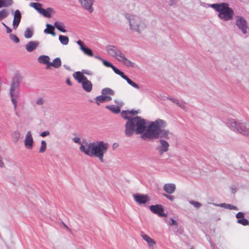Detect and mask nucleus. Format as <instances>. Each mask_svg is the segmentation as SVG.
I'll list each match as a JSON object with an SVG mask.
<instances>
[{
    "label": "nucleus",
    "mask_w": 249,
    "mask_h": 249,
    "mask_svg": "<svg viewBox=\"0 0 249 249\" xmlns=\"http://www.w3.org/2000/svg\"><path fill=\"white\" fill-rule=\"evenodd\" d=\"M146 120L138 116L129 119L125 124V134L127 137L142 134L141 138L144 140L164 138L169 139L173 134L168 130L163 129L167 125L166 122L160 119L151 122L146 126Z\"/></svg>",
    "instance_id": "nucleus-1"
},
{
    "label": "nucleus",
    "mask_w": 249,
    "mask_h": 249,
    "mask_svg": "<svg viewBox=\"0 0 249 249\" xmlns=\"http://www.w3.org/2000/svg\"><path fill=\"white\" fill-rule=\"evenodd\" d=\"M108 148V143L103 141H98L96 142H86L85 145H81L79 149L86 155L89 157H96L101 162H104V156Z\"/></svg>",
    "instance_id": "nucleus-2"
},
{
    "label": "nucleus",
    "mask_w": 249,
    "mask_h": 249,
    "mask_svg": "<svg viewBox=\"0 0 249 249\" xmlns=\"http://www.w3.org/2000/svg\"><path fill=\"white\" fill-rule=\"evenodd\" d=\"M209 7L213 9L218 14V17L223 21L232 20L234 16L233 10L229 7L227 2H220L218 3L209 4Z\"/></svg>",
    "instance_id": "nucleus-3"
},
{
    "label": "nucleus",
    "mask_w": 249,
    "mask_h": 249,
    "mask_svg": "<svg viewBox=\"0 0 249 249\" xmlns=\"http://www.w3.org/2000/svg\"><path fill=\"white\" fill-rule=\"evenodd\" d=\"M125 17L128 20L130 29L132 31L141 33V31L146 28V24L139 17L125 14Z\"/></svg>",
    "instance_id": "nucleus-4"
},
{
    "label": "nucleus",
    "mask_w": 249,
    "mask_h": 249,
    "mask_svg": "<svg viewBox=\"0 0 249 249\" xmlns=\"http://www.w3.org/2000/svg\"><path fill=\"white\" fill-rule=\"evenodd\" d=\"M227 125L232 130L237 131L243 135L249 137V126L245 123L236 122L232 119H229Z\"/></svg>",
    "instance_id": "nucleus-5"
},
{
    "label": "nucleus",
    "mask_w": 249,
    "mask_h": 249,
    "mask_svg": "<svg viewBox=\"0 0 249 249\" xmlns=\"http://www.w3.org/2000/svg\"><path fill=\"white\" fill-rule=\"evenodd\" d=\"M20 80L18 77H14L11 83L9 95L15 110L17 107V99L18 98Z\"/></svg>",
    "instance_id": "nucleus-6"
},
{
    "label": "nucleus",
    "mask_w": 249,
    "mask_h": 249,
    "mask_svg": "<svg viewBox=\"0 0 249 249\" xmlns=\"http://www.w3.org/2000/svg\"><path fill=\"white\" fill-rule=\"evenodd\" d=\"M236 26L240 29L242 33L246 35L249 29L247 20L242 17L237 16L235 21Z\"/></svg>",
    "instance_id": "nucleus-7"
},
{
    "label": "nucleus",
    "mask_w": 249,
    "mask_h": 249,
    "mask_svg": "<svg viewBox=\"0 0 249 249\" xmlns=\"http://www.w3.org/2000/svg\"><path fill=\"white\" fill-rule=\"evenodd\" d=\"M106 51L108 54L114 57H119V58L123 54L122 51L117 46L113 45L107 46Z\"/></svg>",
    "instance_id": "nucleus-8"
},
{
    "label": "nucleus",
    "mask_w": 249,
    "mask_h": 249,
    "mask_svg": "<svg viewBox=\"0 0 249 249\" xmlns=\"http://www.w3.org/2000/svg\"><path fill=\"white\" fill-rule=\"evenodd\" d=\"M150 211L154 213L158 214L160 217H166L167 214L164 213V209L162 205L156 204L149 206Z\"/></svg>",
    "instance_id": "nucleus-9"
},
{
    "label": "nucleus",
    "mask_w": 249,
    "mask_h": 249,
    "mask_svg": "<svg viewBox=\"0 0 249 249\" xmlns=\"http://www.w3.org/2000/svg\"><path fill=\"white\" fill-rule=\"evenodd\" d=\"M159 140V142L160 145L157 147V150H158L160 155H162L164 153L167 152L169 150V144L167 142L163 140L164 138H160Z\"/></svg>",
    "instance_id": "nucleus-10"
},
{
    "label": "nucleus",
    "mask_w": 249,
    "mask_h": 249,
    "mask_svg": "<svg viewBox=\"0 0 249 249\" xmlns=\"http://www.w3.org/2000/svg\"><path fill=\"white\" fill-rule=\"evenodd\" d=\"M133 196L135 201L139 204H145L150 200L148 196L147 195L134 194Z\"/></svg>",
    "instance_id": "nucleus-11"
},
{
    "label": "nucleus",
    "mask_w": 249,
    "mask_h": 249,
    "mask_svg": "<svg viewBox=\"0 0 249 249\" xmlns=\"http://www.w3.org/2000/svg\"><path fill=\"white\" fill-rule=\"evenodd\" d=\"M93 0H81L79 1L82 7L91 13L93 12L94 9L92 7Z\"/></svg>",
    "instance_id": "nucleus-12"
},
{
    "label": "nucleus",
    "mask_w": 249,
    "mask_h": 249,
    "mask_svg": "<svg viewBox=\"0 0 249 249\" xmlns=\"http://www.w3.org/2000/svg\"><path fill=\"white\" fill-rule=\"evenodd\" d=\"M33 138L31 132L28 131L27 132L24 140L25 146L28 149H31L33 147Z\"/></svg>",
    "instance_id": "nucleus-13"
},
{
    "label": "nucleus",
    "mask_w": 249,
    "mask_h": 249,
    "mask_svg": "<svg viewBox=\"0 0 249 249\" xmlns=\"http://www.w3.org/2000/svg\"><path fill=\"white\" fill-rule=\"evenodd\" d=\"M21 19V14L19 10H16L15 11V13L14 15V19L13 21V27L14 29H16Z\"/></svg>",
    "instance_id": "nucleus-14"
},
{
    "label": "nucleus",
    "mask_w": 249,
    "mask_h": 249,
    "mask_svg": "<svg viewBox=\"0 0 249 249\" xmlns=\"http://www.w3.org/2000/svg\"><path fill=\"white\" fill-rule=\"evenodd\" d=\"M117 60L120 62H122L127 67L133 68L135 66V64L129 60L127 59L123 53L122 55H120L119 58H117Z\"/></svg>",
    "instance_id": "nucleus-15"
},
{
    "label": "nucleus",
    "mask_w": 249,
    "mask_h": 249,
    "mask_svg": "<svg viewBox=\"0 0 249 249\" xmlns=\"http://www.w3.org/2000/svg\"><path fill=\"white\" fill-rule=\"evenodd\" d=\"M122 78L125 80L127 83L131 85L133 88L139 89L140 88V87L138 84L132 81L130 79H129L126 75H125L124 73L122 71H120V73L118 74Z\"/></svg>",
    "instance_id": "nucleus-16"
},
{
    "label": "nucleus",
    "mask_w": 249,
    "mask_h": 249,
    "mask_svg": "<svg viewBox=\"0 0 249 249\" xmlns=\"http://www.w3.org/2000/svg\"><path fill=\"white\" fill-rule=\"evenodd\" d=\"M82 88L86 91L89 92L91 91L92 89V84L91 82L86 78V80H84L82 83Z\"/></svg>",
    "instance_id": "nucleus-17"
},
{
    "label": "nucleus",
    "mask_w": 249,
    "mask_h": 249,
    "mask_svg": "<svg viewBox=\"0 0 249 249\" xmlns=\"http://www.w3.org/2000/svg\"><path fill=\"white\" fill-rule=\"evenodd\" d=\"M141 236L142 238L147 243V244L149 247L153 246L156 244L155 241L148 235L145 234L143 232H141Z\"/></svg>",
    "instance_id": "nucleus-18"
},
{
    "label": "nucleus",
    "mask_w": 249,
    "mask_h": 249,
    "mask_svg": "<svg viewBox=\"0 0 249 249\" xmlns=\"http://www.w3.org/2000/svg\"><path fill=\"white\" fill-rule=\"evenodd\" d=\"M39 45V42L31 41L26 45V49L28 52L33 51Z\"/></svg>",
    "instance_id": "nucleus-19"
},
{
    "label": "nucleus",
    "mask_w": 249,
    "mask_h": 249,
    "mask_svg": "<svg viewBox=\"0 0 249 249\" xmlns=\"http://www.w3.org/2000/svg\"><path fill=\"white\" fill-rule=\"evenodd\" d=\"M61 66V61L60 58H55L52 62L49 63L48 65L46 66V69H48L51 66H53L54 68L58 69Z\"/></svg>",
    "instance_id": "nucleus-20"
},
{
    "label": "nucleus",
    "mask_w": 249,
    "mask_h": 249,
    "mask_svg": "<svg viewBox=\"0 0 249 249\" xmlns=\"http://www.w3.org/2000/svg\"><path fill=\"white\" fill-rule=\"evenodd\" d=\"M112 100V98L110 96H104V95H99L96 97V103L99 105L100 103H104L110 101Z\"/></svg>",
    "instance_id": "nucleus-21"
},
{
    "label": "nucleus",
    "mask_w": 249,
    "mask_h": 249,
    "mask_svg": "<svg viewBox=\"0 0 249 249\" xmlns=\"http://www.w3.org/2000/svg\"><path fill=\"white\" fill-rule=\"evenodd\" d=\"M73 76L79 83H81L84 80H86L87 78L83 73L80 71L74 72Z\"/></svg>",
    "instance_id": "nucleus-22"
},
{
    "label": "nucleus",
    "mask_w": 249,
    "mask_h": 249,
    "mask_svg": "<svg viewBox=\"0 0 249 249\" xmlns=\"http://www.w3.org/2000/svg\"><path fill=\"white\" fill-rule=\"evenodd\" d=\"M163 190L168 194L173 193L176 190V186L174 184H165L163 186Z\"/></svg>",
    "instance_id": "nucleus-23"
},
{
    "label": "nucleus",
    "mask_w": 249,
    "mask_h": 249,
    "mask_svg": "<svg viewBox=\"0 0 249 249\" xmlns=\"http://www.w3.org/2000/svg\"><path fill=\"white\" fill-rule=\"evenodd\" d=\"M213 205L218 206L220 207H222L225 209H228L230 210H234L236 211H238L239 209L238 208L235 206L232 205L230 204H226V203H220V204H215V203H213Z\"/></svg>",
    "instance_id": "nucleus-24"
},
{
    "label": "nucleus",
    "mask_w": 249,
    "mask_h": 249,
    "mask_svg": "<svg viewBox=\"0 0 249 249\" xmlns=\"http://www.w3.org/2000/svg\"><path fill=\"white\" fill-rule=\"evenodd\" d=\"M53 10L52 8H47L46 9L42 8L39 11V13L43 15L45 17L50 18L51 17V13H53Z\"/></svg>",
    "instance_id": "nucleus-25"
},
{
    "label": "nucleus",
    "mask_w": 249,
    "mask_h": 249,
    "mask_svg": "<svg viewBox=\"0 0 249 249\" xmlns=\"http://www.w3.org/2000/svg\"><path fill=\"white\" fill-rule=\"evenodd\" d=\"M46 26L47 28L44 30V32L46 34H51L53 36H55L56 34L54 31V27L49 23L46 24Z\"/></svg>",
    "instance_id": "nucleus-26"
},
{
    "label": "nucleus",
    "mask_w": 249,
    "mask_h": 249,
    "mask_svg": "<svg viewBox=\"0 0 249 249\" xmlns=\"http://www.w3.org/2000/svg\"><path fill=\"white\" fill-rule=\"evenodd\" d=\"M50 57L47 55H41L38 58V61L39 63L44 64H47L48 65L49 63H50Z\"/></svg>",
    "instance_id": "nucleus-27"
},
{
    "label": "nucleus",
    "mask_w": 249,
    "mask_h": 249,
    "mask_svg": "<svg viewBox=\"0 0 249 249\" xmlns=\"http://www.w3.org/2000/svg\"><path fill=\"white\" fill-rule=\"evenodd\" d=\"M53 26L63 33H66L67 32L66 30L64 28V24L62 22L56 21L54 22Z\"/></svg>",
    "instance_id": "nucleus-28"
},
{
    "label": "nucleus",
    "mask_w": 249,
    "mask_h": 249,
    "mask_svg": "<svg viewBox=\"0 0 249 249\" xmlns=\"http://www.w3.org/2000/svg\"><path fill=\"white\" fill-rule=\"evenodd\" d=\"M106 107L114 113H118L121 111L119 106L110 105L107 106Z\"/></svg>",
    "instance_id": "nucleus-29"
},
{
    "label": "nucleus",
    "mask_w": 249,
    "mask_h": 249,
    "mask_svg": "<svg viewBox=\"0 0 249 249\" xmlns=\"http://www.w3.org/2000/svg\"><path fill=\"white\" fill-rule=\"evenodd\" d=\"M102 94L104 96L113 95L114 91L110 88H106L102 89Z\"/></svg>",
    "instance_id": "nucleus-30"
},
{
    "label": "nucleus",
    "mask_w": 249,
    "mask_h": 249,
    "mask_svg": "<svg viewBox=\"0 0 249 249\" xmlns=\"http://www.w3.org/2000/svg\"><path fill=\"white\" fill-rule=\"evenodd\" d=\"M59 40L60 43L64 45L68 44L69 42V37L67 36L63 35H60L59 36Z\"/></svg>",
    "instance_id": "nucleus-31"
},
{
    "label": "nucleus",
    "mask_w": 249,
    "mask_h": 249,
    "mask_svg": "<svg viewBox=\"0 0 249 249\" xmlns=\"http://www.w3.org/2000/svg\"><path fill=\"white\" fill-rule=\"evenodd\" d=\"M20 133L18 131L16 130L14 131L12 134V137H13V141L15 143H17L18 140L20 138Z\"/></svg>",
    "instance_id": "nucleus-32"
},
{
    "label": "nucleus",
    "mask_w": 249,
    "mask_h": 249,
    "mask_svg": "<svg viewBox=\"0 0 249 249\" xmlns=\"http://www.w3.org/2000/svg\"><path fill=\"white\" fill-rule=\"evenodd\" d=\"M176 105L185 111H187V107L185 103L182 100H177Z\"/></svg>",
    "instance_id": "nucleus-33"
},
{
    "label": "nucleus",
    "mask_w": 249,
    "mask_h": 249,
    "mask_svg": "<svg viewBox=\"0 0 249 249\" xmlns=\"http://www.w3.org/2000/svg\"><path fill=\"white\" fill-rule=\"evenodd\" d=\"M2 7H7L11 6L13 3V0H1Z\"/></svg>",
    "instance_id": "nucleus-34"
},
{
    "label": "nucleus",
    "mask_w": 249,
    "mask_h": 249,
    "mask_svg": "<svg viewBox=\"0 0 249 249\" xmlns=\"http://www.w3.org/2000/svg\"><path fill=\"white\" fill-rule=\"evenodd\" d=\"M33 35V30L31 28H27L24 32V36L26 38H30Z\"/></svg>",
    "instance_id": "nucleus-35"
},
{
    "label": "nucleus",
    "mask_w": 249,
    "mask_h": 249,
    "mask_svg": "<svg viewBox=\"0 0 249 249\" xmlns=\"http://www.w3.org/2000/svg\"><path fill=\"white\" fill-rule=\"evenodd\" d=\"M30 6L34 8L39 13V11L42 9V4L38 2H32L30 4Z\"/></svg>",
    "instance_id": "nucleus-36"
},
{
    "label": "nucleus",
    "mask_w": 249,
    "mask_h": 249,
    "mask_svg": "<svg viewBox=\"0 0 249 249\" xmlns=\"http://www.w3.org/2000/svg\"><path fill=\"white\" fill-rule=\"evenodd\" d=\"M9 15L7 10L3 9L0 11V21L7 18Z\"/></svg>",
    "instance_id": "nucleus-37"
},
{
    "label": "nucleus",
    "mask_w": 249,
    "mask_h": 249,
    "mask_svg": "<svg viewBox=\"0 0 249 249\" xmlns=\"http://www.w3.org/2000/svg\"><path fill=\"white\" fill-rule=\"evenodd\" d=\"M82 51L83 52V53L85 54H86L88 56H94L92 51L88 47H87L86 46H85L84 48H83Z\"/></svg>",
    "instance_id": "nucleus-38"
},
{
    "label": "nucleus",
    "mask_w": 249,
    "mask_h": 249,
    "mask_svg": "<svg viewBox=\"0 0 249 249\" xmlns=\"http://www.w3.org/2000/svg\"><path fill=\"white\" fill-rule=\"evenodd\" d=\"M47 144L45 141H42L41 142V146L40 147L39 152L43 153L45 152L46 149Z\"/></svg>",
    "instance_id": "nucleus-39"
},
{
    "label": "nucleus",
    "mask_w": 249,
    "mask_h": 249,
    "mask_svg": "<svg viewBox=\"0 0 249 249\" xmlns=\"http://www.w3.org/2000/svg\"><path fill=\"white\" fill-rule=\"evenodd\" d=\"M237 223L241 224L243 226H247L249 224V221L247 219L244 218L237 220Z\"/></svg>",
    "instance_id": "nucleus-40"
},
{
    "label": "nucleus",
    "mask_w": 249,
    "mask_h": 249,
    "mask_svg": "<svg viewBox=\"0 0 249 249\" xmlns=\"http://www.w3.org/2000/svg\"><path fill=\"white\" fill-rule=\"evenodd\" d=\"M121 114H122V117L123 118H124V119L127 120V121H129V119H130L133 117L132 116H129L128 115V114H129L128 111L123 110Z\"/></svg>",
    "instance_id": "nucleus-41"
},
{
    "label": "nucleus",
    "mask_w": 249,
    "mask_h": 249,
    "mask_svg": "<svg viewBox=\"0 0 249 249\" xmlns=\"http://www.w3.org/2000/svg\"><path fill=\"white\" fill-rule=\"evenodd\" d=\"M189 203L191 205H193L195 207L197 208H199L202 205L199 202H196V201H195L194 200L190 201Z\"/></svg>",
    "instance_id": "nucleus-42"
},
{
    "label": "nucleus",
    "mask_w": 249,
    "mask_h": 249,
    "mask_svg": "<svg viewBox=\"0 0 249 249\" xmlns=\"http://www.w3.org/2000/svg\"><path fill=\"white\" fill-rule=\"evenodd\" d=\"M10 38L15 43H18L19 41V38L15 35L14 34L10 35Z\"/></svg>",
    "instance_id": "nucleus-43"
},
{
    "label": "nucleus",
    "mask_w": 249,
    "mask_h": 249,
    "mask_svg": "<svg viewBox=\"0 0 249 249\" xmlns=\"http://www.w3.org/2000/svg\"><path fill=\"white\" fill-rule=\"evenodd\" d=\"M244 216H245L244 213L243 212H238L236 214V218L238 219V220L243 218L244 217Z\"/></svg>",
    "instance_id": "nucleus-44"
},
{
    "label": "nucleus",
    "mask_w": 249,
    "mask_h": 249,
    "mask_svg": "<svg viewBox=\"0 0 249 249\" xmlns=\"http://www.w3.org/2000/svg\"><path fill=\"white\" fill-rule=\"evenodd\" d=\"M44 101L43 99L41 97L37 98L36 101V104L38 106L42 105L44 104Z\"/></svg>",
    "instance_id": "nucleus-45"
},
{
    "label": "nucleus",
    "mask_w": 249,
    "mask_h": 249,
    "mask_svg": "<svg viewBox=\"0 0 249 249\" xmlns=\"http://www.w3.org/2000/svg\"><path fill=\"white\" fill-rule=\"evenodd\" d=\"M102 62L103 64L107 67H110L112 68V66H113L111 63L104 59H103Z\"/></svg>",
    "instance_id": "nucleus-46"
},
{
    "label": "nucleus",
    "mask_w": 249,
    "mask_h": 249,
    "mask_svg": "<svg viewBox=\"0 0 249 249\" xmlns=\"http://www.w3.org/2000/svg\"><path fill=\"white\" fill-rule=\"evenodd\" d=\"M72 141L75 143L80 144V146H81V145H83V144H82L80 139L79 138L74 137L72 139Z\"/></svg>",
    "instance_id": "nucleus-47"
},
{
    "label": "nucleus",
    "mask_w": 249,
    "mask_h": 249,
    "mask_svg": "<svg viewBox=\"0 0 249 249\" xmlns=\"http://www.w3.org/2000/svg\"><path fill=\"white\" fill-rule=\"evenodd\" d=\"M163 196L170 200L171 201H173L175 199V197L173 196L169 195L166 194H163Z\"/></svg>",
    "instance_id": "nucleus-48"
},
{
    "label": "nucleus",
    "mask_w": 249,
    "mask_h": 249,
    "mask_svg": "<svg viewBox=\"0 0 249 249\" xmlns=\"http://www.w3.org/2000/svg\"><path fill=\"white\" fill-rule=\"evenodd\" d=\"M77 43L80 46L81 50L86 46L84 45V43L80 40H78L77 41Z\"/></svg>",
    "instance_id": "nucleus-49"
},
{
    "label": "nucleus",
    "mask_w": 249,
    "mask_h": 249,
    "mask_svg": "<svg viewBox=\"0 0 249 249\" xmlns=\"http://www.w3.org/2000/svg\"><path fill=\"white\" fill-rule=\"evenodd\" d=\"M2 24L5 27L6 30V32L7 33H11L12 32V30L8 26H7L4 23L2 22Z\"/></svg>",
    "instance_id": "nucleus-50"
},
{
    "label": "nucleus",
    "mask_w": 249,
    "mask_h": 249,
    "mask_svg": "<svg viewBox=\"0 0 249 249\" xmlns=\"http://www.w3.org/2000/svg\"><path fill=\"white\" fill-rule=\"evenodd\" d=\"M111 69L114 71V72L117 74H118L121 71L119 69L115 67L114 66H113Z\"/></svg>",
    "instance_id": "nucleus-51"
},
{
    "label": "nucleus",
    "mask_w": 249,
    "mask_h": 249,
    "mask_svg": "<svg viewBox=\"0 0 249 249\" xmlns=\"http://www.w3.org/2000/svg\"><path fill=\"white\" fill-rule=\"evenodd\" d=\"M114 102L117 105V106H119L120 107H122L124 105V103L122 101L115 100Z\"/></svg>",
    "instance_id": "nucleus-52"
},
{
    "label": "nucleus",
    "mask_w": 249,
    "mask_h": 249,
    "mask_svg": "<svg viewBox=\"0 0 249 249\" xmlns=\"http://www.w3.org/2000/svg\"><path fill=\"white\" fill-rule=\"evenodd\" d=\"M50 134V132L49 131H44L43 132H42L41 134H40V136H41L42 137H45L48 135H49Z\"/></svg>",
    "instance_id": "nucleus-53"
},
{
    "label": "nucleus",
    "mask_w": 249,
    "mask_h": 249,
    "mask_svg": "<svg viewBox=\"0 0 249 249\" xmlns=\"http://www.w3.org/2000/svg\"><path fill=\"white\" fill-rule=\"evenodd\" d=\"M166 98H167V99L171 101L172 102H173V103H174L175 104H176L177 101L178 100L177 99L171 98L170 97H167Z\"/></svg>",
    "instance_id": "nucleus-54"
},
{
    "label": "nucleus",
    "mask_w": 249,
    "mask_h": 249,
    "mask_svg": "<svg viewBox=\"0 0 249 249\" xmlns=\"http://www.w3.org/2000/svg\"><path fill=\"white\" fill-rule=\"evenodd\" d=\"M166 98H167V99L171 101L172 102H173V103H174L175 104H176L177 101L178 100L177 99L171 98L170 97H167Z\"/></svg>",
    "instance_id": "nucleus-55"
},
{
    "label": "nucleus",
    "mask_w": 249,
    "mask_h": 249,
    "mask_svg": "<svg viewBox=\"0 0 249 249\" xmlns=\"http://www.w3.org/2000/svg\"><path fill=\"white\" fill-rule=\"evenodd\" d=\"M169 224L170 225H177V222L175 220L171 218V223H169Z\"/></svg>",
    "instance_id": "nucleus-56"
},
{
    "label": "nucleus",
    "mask_w": 249,
    "mask_h": 249,
    "mask_svg": "<svg viewBox=\"0 0 249 249\" xmlns=\"http://www.w3.org/2000/svg\"><path fill=\"white\" fill-rule=\"evenodd\" d=\"M83 73H84L87 75H91L92 74V71H88V70H84Z\"/></svg>",
    "instance_id": "nucleus-57"
},
{
    "label": "nucleus",
    "mask_w": 249,
    "mask_h": 249,
    "mask_svg": "<svg viewBox=\"0 0 249 249\" xmlns=\"http://www.w3.org/2000/svg\"><path fill=\"white\" fill-rule=\"evenodd\" d=\"M174 232L176 233H178L179 234H181L182 233V231L181 229L179 230L178 227H177L174 229Z\"/></svg>",
    "instance_id": "nucleus-58"
},
{
    "label": "nucleus",
    "mask_w": 249,
    "mask_h": 249,
    "mask_svg": "<svg viewBox=\"0 0 249 249\" xmlns=\"http://www.w3.org/2000/svg\"><path fill=\"white\" fill-rule=\"evenodd\" d=\"M129 114H137L138 113V111L137 110H132L131 111H128Z\"/></svg>",
    "instance_id": "nucleus-59"
},
{
    "label": "nucleus",
    "mask_w": 249,
    "mask_h": 249,
    "mask_svg": "<svg viewBox=\"0 0 249 249\" xmlns=\"http://www.w3.org/2000/svg\"><path fill=\"white\" fill-rule=\"evenodd\" d=\"M231 192L233 194L235 193L236 191V188L234 186H232L231 188Z\"/></svg>",
    "instance_id": "nucleus-60"
},
{
    "label": "nucleus",
    "mask_w": 249,
    "mask_h": 249,
    "mask_svg": "<svg viewBox=\"0 0 249 249\" xmlns=\"http://www.w3.org/2000/svg\"><path fill=\"white\" fill-rule=\"evenodd\" d=\"M95 58L101 60V61H102L103 60V59L100 56H98V55H95L94 56Z\"/></svg>",
    "instance_id": "nucleus-61"
},
{
    "label": "nucleus",
    "mask_w": 249,
    "mask_h": 249,
    "mask_svg": "<svg viewBox=\"0 0 249 249\" xmlns=\"http://www.w3.org/2000/svg\"><path fill=\"white\" fill-rule=\"evenodd\" d=\"M66 82L68 84V85H69L70 86H71L72 85V83H71V82L70 81V80L69 79H67Z\"/></svg>",
    "instance_id": "nucleus-62"
},
{
    "label": "nucleus",
    "mask_w": 249,
    "mask_h": 249,
    "mask_svg": "<svg viewBox=\"0 0 249 249\" xmlns=\"http://www.w3.org/2000/svg\"><path fill=\"white\" fill-rule=\"evenodd\" d=\"M64 67L66 69H68V70H69L70 68L69 67L67 66L66 65H64Z\"/></svg>",
    "instance_id": "nucleus-63"
},
{
    "label": "nucleus",
    "mask_w": 249,
    "mask_h": 249,
    "mask_svg": "<svg viewBox=\"0 0 249 249\" xmlns=\"http://www.w3.org/2000/svg\"><path fill=\"white\" fill-rule=\"evenodd\" d=\"M1 0H0V8H1Z\"/></svg>",
    "instance_id": "nucleus-64"
}]
</instances>
